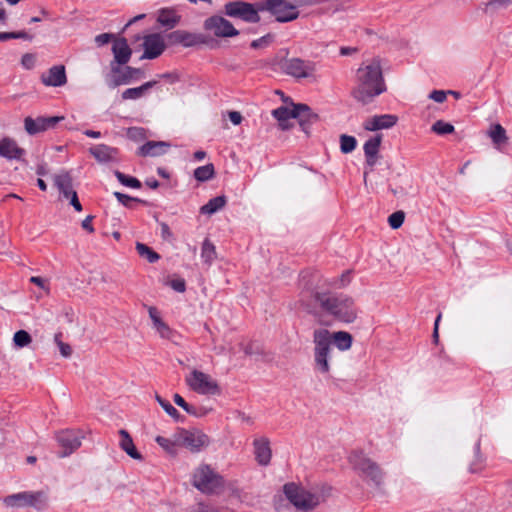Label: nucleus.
Masks as SVG:
<instances>
[{"label":"nucleus","instance_id":"obj_1","mask_svg":"<svg viewBox=\"0 0 512 512\" xmlns=\"http://www.w3.org/2000/svg\"><path fill=\"white\" fill-rule=\"evenodd\" d=\"M385 90L380 61L371 59L363 62L356 71V85L352 90L353 98L366 105Z\"/></svg>","mask_w":512,"mask_h":512},{"label":"nucleus","instance_id":"obj_2","mask_svg":"<svg viewBox=\"0 0 512 512\" xmlns=\"http://www.w3.org/2000/svg\"><path fill=\"white\" fill-rule=\"evenodd\" d=\"M353 342L352 335L346 331L331 333L324 328L315 329L313 332L314 362L315 367L321 374L330 371L329 359L334 344L340 351H347Z\"/></svg>","mask_w":512,"mask_h":512},{"label":"nucleus","instance_id":"obj_3","mask_svg":"<svg viewBox=\"0 0 512 512\" xmlns=\"http://www.w3.org/2000/svg\"><path fill=\"white\" fill-rule=\"evenodd\" d=\"M312 299L323 311L340 322L353 323L358 317L355 301L348 295L315 292Z\"/></svg>","mask_w":512,"mask_h":512},{"label":"nucleus","instance_id":"obj_4","mask_svg":"<svg viewBox=\"0 0 512 512\" xmlns=\"http://www.w3.org/2000/svg\"><path fill=\"white\" fill-rule=\"evenodd\" d=\"M332 488L328 485L306 489L295 483L284 485V493L287 499L295 508L303 512H310L320 503L326 501L331 496Z\"/></svg>","mask_w":512,"mask_h":512},{"label":"nucleus","instance_id":"obj_5","mask_svg":"<svg viewBox=\"0 0 512 512\" xmlns=\"http://www.w3.org/2000/svg\"><path fill=\"white\" fill-rule=\"evenodd\" d=\"M192 484L205 494H217L224 488V479L210 465L201 464L193 472Z\"/></svg>","mask_w":512,"mask_h":512},{"label":"nucleus","instance_id":"obj_6","mask_svg":"<svg viewBox=\"0 0 512 512\" xmlns=\"http://www.w3.org/2000/svg\"><path fill=\"white\" fill-rule=\"evenodd\" d=\"M348 460L352 468L364 479L371 481L376 486H380L383 483L384 474L382 469L363 451H352Z\"/></svg>","mask_w":512,"mask_h":512},{"label":"nucleus","instance_id":"obj_7","mask_svg":"<svg viewBox=\"0 0 512 512\" xmlns=\"http://www.w3.org/2000/svg\"><path fill=\"white\" fill-rule=\"evenodd\" d=\"M47 501L48 497L44 491H25L4 498V504L7 507H33L37 510L44 509L47 506Z\"/></svg>","mask_w":512,"mask_h":512},{"label":"nucleus","instance_id":"obj_8","mask_svg":"<svg viewBox=\"0 0 512 512\" xmlns=\"http://www.w3.org/2000/svg\"><path fill=\"white\" fill-rule=\"evenodd\" d=\"M185 382L188 387L200 395H220L221 388L218 382L209 374L194 369L186 376Z\"/></svg>","mask_w":512,"mask_h":512},{"label":"nucleus","instance_id":"obj_9","mask_svg":"<svg viewBox=\"0 0 512 512\" xmlns=\"http://www.w3.org/2000/svg\"><path fill=\"white\" fill-rule=\"evenodd\" d=\"M265 8L278 22H290L299 17V11L289 0H267Z\"/></svg>","mask_w":512,"mask_h":512},{"label":"nucleus","instance_id":"obj_10","mask_svg":"<svg viewBox=\"0 0 512 512\" xmlns=\"http://www.w3.org/2000/svg\"><path fill=\"white\" fill-rule=\"evenodd\" d=\"M225 14L232 18H239L245 22L256 23L260 20L257 10L247 2L233 1L224 6Z\"/></svg>","mask_w":512,"mask_h":512},{"label":"nucleus","instance_id":"obj_11","mask_svg":"<svg viewBox=\"0 0 512 512\" xmlns=\"http://www.w3.org/2000/svg\"><path fill=\"white\" fill-rule=\"evenodd\" d=\"M177 443L191 452H199L210 443L208 435L199 430H181L177 435Z\"/></svg>","mask_w":512,"mask_h":512},{"label":"nucleus","instance_id":"obj_12","mask_svg":"<svg viewBox=\"0 0 512 512\" xmlns=\"http://www.w3.org/2000/svg\"><path fill=\"white\" fill-rule=\"evenodd\" d=\"M142 47L144 53L140 59H156L166 49L165 39L160 33L147 34L143 37Z\"/></svg>","mask_w":512,"mask_h":512},{"label":"nucleus","instance_id":"obj_13","mask_svg":"<svg viewBox=\"0 0 512 512\" xmlns=\"http://www.w3.org/2000/svg\"><path fill=\"white\" fill-rule=\"evenodd\" d=\"M84 438L83 432L80 430H63L56 434L59 445L64 449L62 456H68L81 446Z\"/></svg>","mask_w":512,"mask_h":512},{"label":"nucleus","instance_id":"obj_14","mask_svg":"<svg viewBox=\"0 0 512 512\" xmlns=\"http://www.w3.org/2000/svg\"><path fill=\"white\" fill-rule=\"evenodd\" d=\"M206 30L213 31L217 37H233L239 34L232 23L221 16H212L205 20Z\"/></svg>","mask_w":512,"mask_h":512},{"label":"nucleus","instance_id":"obj_15","mask_svg":"<svg viewBox=\"0 0 512 512\" xmlns=\"http://www.w3.org/2000/svg\"><path fill=\"white\" fill-rule=\"evenodd\" d=\"M62 119L63 117L59 116L37 117L35 119L32 117H26L24 119V127L28 134L34 135L55 127V125Z\"/></svg>","mask_w":512,"mask_h":512},{"label":"nucleus","instance_id":"obj_16","mask_svg":"<svg viewBox=\"0 0 512 512\" xmlns=\"http://www.w3.org/2000/svg\"><path fill=\"white\" fill-rule=\"evenodd\" d=\"M283 67L286 74L297 78L309 77L315 71V65L313 63L305 62L299 58L287 60Z\"/></svg>","mask_w":512,"mask_h":512},{"label":"nucleus","instance_id":"obj_17","mask_svg":"<svg viewBox=\"0 0 512 512\" xmlns=\"http://www.w3.org/2000/svg\"><path fill=\"white\" fill-rule=\"evenodd\" d=\"M397 122L398 117L393 114L375 115L364 121L363 128L367 131H378L392 128Z\"/></svg>","mask_w":512,"mask_h":512},{"label":"nucleus","instance_id":"obj_18","mask_svg":"<svg viewBox=\"0 0 512 512\" xmlns=\"http://www.w3.org/2000/svg\"><path fill=\"white\" fill-rule=\"evenodd\" d=\"M171 44H181L184 47H192L205 42L200 34L191 33L185 30H176L168 35Z\"/></svg>","mask_w":512,"mask_h":512},{"label":"nucleus","instance_id":"obj_19","mask_svg":"<svg viewBox=\"0 0 512 512\" xmlns=\"http://www.w3.org/2000/svg\"><path fill=\"white\" fill-rule=\"evenodd\" d=\"M41 81L45 86L61 87L67 83L65 67L55 65L41 75Z\"/></svg>","mask_w":512,"mask_h":512},{"label":"nucleus","instance_id":"obj_20","mask_svg":"<svg viewBox=\"0 0 512 512\" xmlns=\"http://www.w3.org/2000/svg\"><path fill=\"white\" fill-rule=\"evenodd\" d=\"M25 154V150L18 146L12 138L5 137L0 140V156L9 160H20Z\"/></svg>","mask_w":512,"mask_h":512},{"label":"nucleus","instance_id":"obj_21","mask_svg":"<svg viewBox=\"0 0 512 512\" xmlns=\"http://www.w3.org/2000/svg\"><path fill=\"white\" fill-rule=\"evenodd\" d=\"M54 185L64 198L68 199L72 193L76 191L73 189V178L69 171L61 170L53 176Z\"/></svg>","mask_w":512,"mask_h":512},{"label":"nucleus","instance_id":"obj_22","mask_svg":"<svg viewBox=\"0 0 512 512\" xmlns=\"http://www.w3.org/2000/svg\"><path fill=\"white\" fill-rule=\"evenodd\" d=\"M382 142V134H377L369 138L363 146L366 163L368 166L373 167L379 158V148Z\"/></svg>","mask_w":512,"mask_h":512},{"label":"nucleus","instance_id":"obj_23","mask_svg":"<svg viewBox=\"0 0 512 512\" xmlns=\"http://www.w3.org/2000/svg\"><path fill=\"white\" fill-rule=\"evenodd\" d=\"M295 119H298L300 126L305 133H308L309 126L318 119L317 114L313 113L309 106L305 104L295 105Z\"/></svg>","mask_w":512,"mask_h":512},{"label":"nucleus","instance_id":"obj_24","mask_svg":"<svg viewBox=\"0 0 512 512\" xmlns=\"http://www.w3.org/2000/svg\"><path fill=\"white\" fill-rule=\"evenodd\" d=\"M112 52L115 61L119 65H124L128 63L132 55V50L129 47L127 40L125 38H119L114 41L112 45Z\"/></svg>","mask_w":512,"mask_h":512},{"label":"nucleus","instance_id":"obj_25","mask_svg":"<svg viewBox=\"0 0 512 512\" xmlns=\"http://www.w3.org/2000/svg\"><path fill=\"white\" fill-rule=\"evenodd\" d=\"M169 147L170 144L164 141H148L139 147L137 154L142 157H157L163 155Z\"/></svg>","mask_w":512,"mask_h":512},{"label":"nucleus","instance_id":"obj_26","mask_svg":"<svg viewBox=\"0 0 512 512\" xmlns=\"http://www.w3.org/2000/svg\"><path fill=\"white\" fill-rule=\"evenodd\" d=\"M253 445L257 462L263 466L268 465L272 455L269 440L267 438H258L254 440Z\"/></svg>","mask_w":512,"mask_h":512},{"label":"nucleus","instance_id":"obj_27","mask_svg":"<svg viewBox=\"0 0 512 512\" xmlns=\"http://www.w3.org/2000/svg\"><path fill=\"white\" fill-rule=\"evenodd\" d=\"M89 151L99 162L113 161L118 154V150L116 148L105 144L95 145L91 147Z\"/></svg>","mask_w":512,"mask_h":512},{"label":"nucleus","instance_id":"obj_28","mask_svg":"<svg viewBox=\"0 0 512 512\" xmlns=\"http://www.w3.org/2000/svg\"><path fill=\"white\" fill-rule=\"evenodd\" d=\"M149 316L153 322V327L157 330L162 338L169 339L172 331L168 325L161 319L159 311L155 307L148 308Z\"/></svg>","mask_w":512,"mask_h":512},{"label":"nucleus","instance_id":"obj_29","mask_svg":"<svg viewBox=\"0 0 512 512\" xmlns=\"http://www.w3.org/2000/svg\"><path fill=\"white\" fill-rule=\"evenodd\" d=\"M119 435L121 437L120 439V442H119V445L121 447V449L123 451H125L131 458L135 459V460H142L143 457L142 455L137 451L134 443H133V440L131 438V436L129 435V433L124 430V429H121L119 431Z\"/></svg>","mask_w":512,"mask_h":512},{"label":"nucleus","instance_id":"obj_30","mask_svg":"<svg viewBox=\"0 0 512 512\" xmlns=\"http://www.w3.org/2000/svg\"><path fill=\"white\" fill-rule=\"evenodd\" d=\"M173 400L176 405L185 410L188 414L193 415L195 417H203L207 415L212 409L205 407H196L188 404L184 398L179 394H174Z\"/></svg>","mask_w":512,"mask_h":512},{"label":"nucleus","instance_id":"obj_31","mask_svg":"<svg viewBox=\"0 0 512 512\" xmlns=\"http://www.w3.org/2000/svg\"><path fill=\"white\" fill-rule=\"evenodd\" d=\"M157 84L156 81H148L143 85L135 88H128L122 92L123 100H136L143 97L152 87Z\"/></svg>","mask_w":512,"mask_h":512},{"label":"nucleus","instance_id":"obj_32","mask_svg":"<svg viewBox=\"0 0 512 512\" xmlns=\"http://www.w3.org/2000/svg\"><path fill=\"white\" fill-rule=\"evenodd\" d=\"M157 21L162 26L172 29L180 22V16L172 9H161Z\"/></svg>","mask_w":512,"mask_h":512},{"label":"nucleus","instance_id":"obj_33","mask_svg":"<svg viewBox=\"0 0 512 512\" xmlns=\"http://www.w3.org/2000/svg\"><path fill=\"white\" fill-rule=\"evenodd\" d=\"M487 135L497 148H500L501 145L506 144L508 141L506 130L500 124H492Z\"/></svg>","mask_w":512,"mask_h":512},{"label":"nucleus","instance_id":"obj_34","mask_svg":"<svg viewBox=\"0 0 512 512\" xmlns=\"http://www.w3.org/2000/svg\"><path fill=\"white\" fill-rule=\"evenodd\" d=\"M272 115L278 120L282 129H287V122L295 117V105L291 109L285 106H281L273 110Z\"/></svg>","mask_w":512,"mask_h":512},{"label":"nucleus","instance_id":"obj_35","mask_svg":"<svg viewBox=\"0 0 512 512\" xmlns=\"http://www.w3.org/2000/svg\"><path fill=\"white\" fill-rule=\"evenodd\" d=\"M226 204L225 196H217L208 201L207 204L203 205L200 209L202 214L212 215L217 211L221 210Z\"/></svg>","mask_w":512,"mask_h":512},{"label":"nucleus","instance_id":"obj_36","mask_svg":"<svg viewBox=\"0 0 512 512\" xmlns=\"http://www.w3.org/2000/svg\"><path fill=\"white\" fill-rule=\"evenodd\" d=\"M141 70L139 68H133L130 66H126L122 75L118 78H115L112 83L111 87H117L122 84H128L130 83L131 79L134 77H138L141 74Z\"/></svg>","mask_w":512,"mask_h":512},{"label":"nucleus","instance_id":"obj_37","mask_svg":"<svg viewBox=\"0 0 512 512\" xmlns=\"http://www.w3.org/2000/svg\"><path fill=\"white\" fill-rule=\"evenodd\" d=\"M216 256L217 253L214 244L209 239H205L202 243L201 258L206 264L211 265L216 259Z\"/></svg>","mask_w":512,"mask_h":512},{"label":"nucleus","instance_id":"obj_38","mask_svg":"<svg viewBox=\"0 0 512 512\" xmlns=\"http://www.w3.org/2000/svg\"><path fill=\"white\" fill-rule=\"evenodd\" d=\"M215 175L214 165L209 163L204 166H200L194 170V177L197 181L205 182L212 179Z\"/></svg>","mask_w":512,"mask_h":512},{"label":"nucleus","instance_id":"obj_39","mask_svg":"<svg viewBox=\"0 0 512 512\" xmlns=\"http://www.w3.org/2000/svg\"><path fill=\"white\" fill-rule=\"evenodd\" d=\"M136 250L141 257L146 258L150 263H154L160 258L155 251L143 243L138 242L136 244Z\"/></svg>","mask_w":512,"mask_h":512},{"label":"nucleus","instance_id":"obj_40","mask_svg":"<svg viewBox=\"0 0 512 512\" xmlns=\"http://www.w3.org/2000/svg\"><path fill=\"white\" fill-rule=\"evenodd\" d=\"M32 342L31 335L25 330L17 331L13 336V343L17 348L28 346Z\"/></svg>","mask_w":512,"mask_h":512},{"label":"nucleus","instance_id":"obj_41","mask_svg":"<svg viewBox=\"0 0 512 512\" xmlns=\"http://www.w3.org/2000/svg\"><path fill=\"white\" fill-rule=\"evenodd\" d=\"M115 176L118 179V181L127 187L138 189L141 187V182L132 176H128L120 171H115Z\"/></svg>","mask_w":512,"mask_h":512},{"label":"nucleus","instance_id":"obj_42","mask_svg":"<svg viewBox=\"0 0 512 512\" xmlns=\"http://www.w3.org/2000/svg\"><path fill=\"white\" fill-rule=\"evenodd\" d=\"M356 145L357 141L355 137L345 134L340 136V149L342 153L347 154L352 152L356 148Z\"/></svg>","mask_w":512,"mask_h":512},{"label":"nucleus","instance_id":"obj_43","mask_svg":"<svg viewBox=\"0 0 512 512\" xmlns=\"http://www.w3.org/2000/svg\"><path fill=\"white\" fill-rule=\"evenodd\" d=\"M155 399L170 417H172L174 420L180 419V413L168 401L160 397L158 394L155 395Z\"/></svg>","mask_w":512,"mask_h":512},{"label":"nucleus","instance_id":"obj_44","mask_svg":"<svg viewBox=\"0 0 512 512\" xmlns=\"http://www.w3.org/2000/svg\"><path fill=\"white\" fill-rule=\"evenodd\" d=\"M431 130L438 135H446L454 132V126L443 120H438L432 125Z\"/></svg>","mask_w":512,"mask_h":512},{"label":"nucleus","instance_id":"obj_45","mask_svg":"<svg viewBox=\"0 0 512 512\" xmlns=\"http://www.w3.org/2000/svg\"><path fill=\"white\" fill-rule=\"evenodd\" d=\"M155 441L168 453H174L176 450V446L178 445L177 439L175 441H172L162 436H157Z\"/></svg>","mask_w":512,"mask_h":512},{"label":"nucleus","instance_id":"obj_46","mask_svg":"<svg viewBox=\"0 0 512 512\" xmlns=\"http://www.w3.org/2000/svg\"><path fill=\"white\" fill-rule=\"evenodd\" d=\"M61 337H62L61 333H56L54 335V341L57 344V346L59 347L60 354L63 357L68 358L72 355V348L69 344L62 342Z\"/></svg>","mask_w":512,"mask_h":512},{"label":"nucleus","instance_id":"obj_47","mask_svg":"<svg viewBox=\"0 0 512 512\" xmlns=\"http://www.w3.org/2000/svg\"><path fill=\"white\" fill-rule=\"evenodd\" d=\"M405 219V213L403 211H396L388 217V223L391 228L398 229L402 226Z\"/></svg>","mask_w":512,"mask_h":512},{"label":"nucleus","instance_id":"obj_48","mask_svg":"<svg viewBox=\"0 0 512 512\" xmlns=\"http://www.w3.org/2000/svg\"><path fill=\"white\" fill-rule=\"evenodd\" d=\"M114 196L117 200L126 207H131L133 202H139L138 199L130 197L120 192H114Z\"/></svg>","mask_w":512,"mask_h":512},{"label":"nucleus","instance_id":"obj_49","mask_svg":"<svg viewBox=\"0 0 512 512\" xmlns=\"http://www.w3.org/2000/svg\"><path fill=\"white\" fill-rule=\"evenodd\" d=\"M170 287L177 292L183 293L186 290L185 280L182 278L173 279L170 281Z\"/></svg>","mask_w":512,"mask_h":512},{"label":"nucleus","instance_id":"obj_50","mask_svg":"<svg viewBox=\"0 0 512 512\" xmlns=\"http://www.w3.org/2000/svg\"><path fill=\"white\" fill-rule=\"evenodd\" d=\"M429 98L437 103H443L447 98V92L443 90H434L429 94Z\"/></svg>","mask_w":512,"mask_h":512},{"label":"nucleus","instance_id":"obj_51","mask_svg":"<svg viewBox=\"0 0 512 512\" xmlns=\"http://www.w3.org/2000/svg\"><path fill=\"white\" fill-rule=\"evenodd\" d=\"M35 56L33 54L26 53L22 56L21 63L26 69H31L35 65Z\"/></svg>","mask_w":512,"mask_h":512},{"label":"nucleus","instance_id":"obj_52","mask_svg":"<svg viewBox=\"0 0 512 512\" xmlns=\"http://www.w3.org/2000/svg\"><path fill=\"white\" fill-rule=\"evenodd\" d=\"M113 38V34L102 33L95 37V42L98 46H104L108 44Z\"/></svg>","mask_w":512,"mask_h":512},{"label":"nucleus","instance_id":"obj_53","mask_svg":"<svg viewBox=\"0 0 512 512\" xmlns=\"http://www.w3.org/2000/svg\"><path fill=\"white\" fill-rule=\"evenodd\" d=\"M240 347L243 350V352L245 353V355H247V356H252V355L258 353V347L255 346L254 343H246V344L241 343Z\"/></svg>","mask_w":512,"mask_h":512},{"label":"nucleus","instance_id":"obj_54","mask_svg":"<svg viewBox=\"0 0 512 512\" xmlns=\"http://www.w3.org/2000/svg\"><path fill=\"white\" fill-rule=\"evenodd\" d=\"M30 282L37 285L38 287H40L41 289H43L47 292L49 291V286H48L47 281L39 276H32L30 278Z\"/></svg>","mask_w":512,"mask_h":512},{"label":"nucleus","instance_id":"obj_55","mask_svg":"<svg viewBox=\"0 0 512 512\" xmlns=\"http://www.w3.org/2000/svg\"><path fill=\"white\" fill-rule=\"evenodd\" d=\"M270 40H271V36L270 35L263 36V37H261L259 39H256V40L252 41L251 47L255 48V49L261 48L263 46L268 45Z\"/></svg>","mask_w":512,"mask_h":512},{"label":"nucleus","instance_id":"obj_56","mask_svg":"<svg viewBox=\"0 0 512 512\" xmlns=\"http://www.w3.org/2000/svg\"><path fill=\"white\" fill-rule=\"evenodd\" d=\"M127 135L129 138L135 139V140L138 138H143L144 130L142 128H137V127L129 128L127 131Z\"/></svg>","mask_w":512,"mask_h":512},{"label":"nucleus","instance_id":"obj_57","mask_svg":"<svg viewBox=\"0 0 512 512\" xmlns=\"http://www.w3.org/2000/svg\"><path fill=\"white\" fill-rule=\"evenodd\" d=\"M68 199L70 200V204L74 207V209L77 212H81L82 211V205H81V203H80V201L78 199L77 192L72 193V195H70Z\"/></svg>","mask_w":512,"mask_h":512},{"label":"nucleus","instance_id":"obj_58","mask_svg":"<svg viewBox=\"0 0 512 512\" xmlns=\"http://www.w3.org/2000/svg\"><path fill=\"white\" fill-rule=\"evenodd\" d=\"M293 4L297 7L313 6L319 4V0H293Z\"/></svg>","mask_w":512,"mask_h":512},{"label":"nucleus","instance_id":"obj_59","mask_svg":"<svg viewBox=\"0 0 512 512\" xmlns=\"http://www.w3.org/2000/svg\"><path fill=\"white\" fill-rule=\"evenodd\" d=\"M228 116H229L230 121L234 125H239L242 122V119H243L242 115L239 112H237V111L229 112Z\"/></svg>","mask_w":512,"mask_h":512},{"label":"nucleus","instance_id":"obj_60","mask_svg":"<svg viewBox=\"0 0 512 512\" xmlns=\"http://www.w3.org/2000/svg\"><path fill=\"white\" fill-rule=\"evenodd\" d=\"M92 220H93V216H87L83 221H82V228L87 230L89 233H93L94 232V228L92 226Z\"/></svg>","mask_w":512,"mask_h":512},{"label":"nucleus","instance_id":"obj_61","mask_svg":"<svg viewBox=\"0 0 512 512\" xmlns=\"http://www.w3.org/2000/svg\"><path fill=\"white\" fill-rule=\"evenodd\" d=\"M442 314L439 313L436 317L435 323H434V331H433V341L435 343L438 342L439 334H438V328H439V322L441 320Z\"/></svg>","mask_w":512,"mask_h":512},{"label":"nucleus","instance_id":"obj_62","mask_svg":"<svg viewBox=\"0 0 512 512\" xmlns=\"http://www.w3.org/2000/svg\"><path fill=\"white\" fill-rule=\"evenodd\" d=\"M300 305L310 314H315L316 310L315 307L312 306L310 303L306 302L303 298L300 299Z\"/></svg>","mask_w":512,"mask_h":512},{"label":"nucleus","instance_id":"obj_63","mask_svg":"<svg viewBox=\"0 0 512 512\" xmlns=\"http://www.w3.org/2000/svg\"><path fill=\"white\" fill-rule=\"evenodd\" d=\"M13 36H14L13 39H25V40H31L32 39V36L29 35L25 31L13 32Z\"/></svg>","mask_w":512,"mask_h":512},{"label":"nucleus","instance_id":"obj_64","mask_svg":"<svg viewBox=\"0 0 512 512\" xmlns=\"http://www.w3.org/2000/svg\"><path fill=\"white\" fill-rule=\"evenodd\" d=\"M357 51L356 48L353 47H341L340 54L343 56L351 55Z\"/></svg>","mask_w":512,"mask_h":512}]
</instances>
